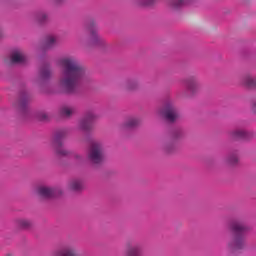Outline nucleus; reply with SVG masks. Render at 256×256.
I'll return each instance as SVG.
<instances>
[{
    "label": "nucleus",
    "instance_id": "nucleus-2",
    "mask_svg": "<svg viewBox=\"0 0 256 256\" xmlns=\"http://www.w3.org/2000/svg\"><path fill=\"white\" fill-rule=\"evenodd\" d=\"M231 230L235 235L232 249H243L245 233H247V226L243 222L234 221L231 223Z\"/></svg>",
    "mask_w": 256,
    "mask_h": 256
},
{
    "label": "nucleus",
    "instance_id": "nucleus-24",
    "mask_svg": "<svg viewBox=\"0 0 256 256\" xmlns=\"http://www.w3.org/2000/svg\"><path fill=\"white\" fill-rule=\"evenodd\" d=\"M92 39L94 41H98L99 40V36L97 35V32H92Z\"/></svg>",
    "mask_w": 256,
    "mask_h": 256
},
{
    "label": "nucleus",
    "instance_id": "nucleus-17",
    "mask_svg": "<svg viewBox=\"0 0 256 256\" xmlns=\"http://www.w3.org/2000/svg\"><path fill=\"white\" fill-rule=\"evenodd\" d=\"M55 43H57V38H55V36H48L47 42H46L47 47H53Z\"/></svg>",
    "mask_w": 256,
    "mask_h": 256
},
{
    "label": "nucleus",
    "instance_id": "nucleus-10",
    "mask_svg": "<svg viewBox=\"0 0 256 256\" xmlns=\"http://www.w3.org/2000/svg\"><path fill=\"white\" fill-rule=\"evenodd\" d=\"M191 0H170V5L175 7L176 9L179 7H183V5H189Z\"/></svg>",
    "mask_w": 256,
    "mask_h": 256
},
{
    "label": "nucleus",
    "instance_id": "nucleus-19",
    "mask_svg": "<svg viewBox=\"0 0 256 256\" xmlns=\"http://www.w3.org/2000/svg\"><path fill=\"white\" fill-rule=\"evenodd\" d=\"M186 85L190 91H193V89L195 88V85H197V82L194 79H190L187 81Z\"/></svg>",
    "mask_w": 256,
    "mask_h": 256
},
{
    "label": "nucleus",
    "instance_id": "nucleus-7",
    "mask_svg": "<svg viewBox=\"0 0 256 256\" xmlns=\"http://www.w3.org/2000/svg\"><path fill=\"white\" fill-rule=\"evenodd\" d=\"M38 194L40 197H44L45 199H51V197H55L57 195V191L53 188L40 186L38 188Z\"/></svg>",
    "mask_w": 256,
    "mask_h": 256
},
{
    "label": "nucleus",
    "instance_id": "nucleus-3",
    "mask_svg": "<svg viewBox=\"0 0 256 256\" xmlns=\"http://www.w3.org/2000/svg\"><path fill=\"white\" fill-rule=\"evenodd\" d=\"M65 135H67L65 130L57 131L54 135V147L57 155H60L61 157H65L69 153L63 148V139H65Z\"/></svg>",
    "mask_w": 256,
    "mask_h": 256
},
{
    "label": "nucleus",
    "instance_id": "nucleus-20",
    "mask_svg": "<svg viewBox=\"0 0 256 256\" xmlns=\"http://www.w3.org/2000/svg\"><path fill=\"white\" fill-rule=\"evenodd\" d=\"M156 0H142L141 1V5H143L144 7H149V5H153V3H155Z\"/></svg>",
    "mask_w": 256,
    "mask_h": 256
},
{
    "label": "nucleus",
    "instance_id": "nucleus-15",
    "mask_svg": "<svg viewBox=\"0 0 256 256\" xmlns=\"http://www.w3.org/2000/svg\"><path fill=\"white\" fill-rule=\"evenodd\" d=\"M40 75L42 79H47L51 75V70H49V68L45 66L41 69Z\"/></svg>",
    "mask_w": 256,
    "mask_h": 256
},
{
    "label": "nucleus",
    "instance_id": "nucleus-13",
    "mask_svg": "<svg viewBox=\"0 0 256 256\" xmlns=\"http://www.w3.org/2000/svg\"><path fill=\"white\" fill-rule=\"evenodd\" d=\"M73 108L69 106H63L60 110V113L63 117H71L73 115Z\"/></svg>",
    "mask_w": 256,
    "mask_h": 256
},
{
    "label": "nucleus",
    "instance_id": "nucleus-21",
    "mask_svg": "<svg viewBox=\"0 0 256 256\" xmlns=\"http://www.w3.org/2000/svg\"><path fill=\"white\" fill-rule=\"evenodd\" d=\"M47 19V14L46 13H40L38 14L37 16V20L40 22V23H43V21H45Z\"/></svg>",
    "mask_w": 256,
    "mask_h": 256
},
{
    "label": "nucleus",
    "instance_id": "nucleus-22",
    "mask_svg": "<svg viewBox=\"0 0 256 256\" xmlns=\"http://www.w3.org/2000/svg\"><path fill=\"white\" fill-rule=\"evenodd\" d=\"M38 119L40 121H47V115L45 114V112H41L38 114Z\"/></svg>",
    "mask_w": 256,
    "mask_h": 256
},
{
    "label": "nucleus",
    "instance_id": "nucleus-12",
    "mask_svg": "<svg viewBox=\"0 0 256 256\" xmlns=\"http://www.w3.org/2000/svg\"><path fill=\"white\" fill-rule=\"evenodd\" d=\"M244 85L246 87H249V89H252L256 85V79L253 78L252 76H246L244 78Z\"/></svg>",
    "mask_w": 256,
    "mask_h": 256
},
{
    "label": "nucleus",
    "instance_id": "nucleus-18",
    "mask_svg": "<svg viewBox=\"0 0 256 256\" xmlns=\"http://www.w3.org/2000/svg\"><path fill=\"white\" fill-rule=\"evenodd\" d=\"M139 125V120L137 118H131L127 122V127H137Z\"/></svg>",
    "mask_w": 256,
    "mask_h": 256
},
{
    "label": "nucleus",
    "instance_id": "nucleus-9",
    "mask_svg": "<svg viewBox=\"0 0 256 256\" xmlns=\"http://www.w3.org/2000/svg\"><path fill=\"white\" fill-rule=\"evenodd\" d=\"M127 256H140L141 255V245L129 246L126 249Z\"/></svg>",
    "mask_w": 256,
    "mask_h": 256
},
{
    "label": "nucleus",
    "instance_id": "nucleus-1",
    "mask_svg": "<svg viewBox=\"0 0 256 256\" xmlns=\"http://www.w3.org/2000/svg\"><path fill=\"white\" fill-rule=\"evenodd\" d=\"M60 65L63 69L60 84L66 93H75L83 77H85V70L71 57L62 58Z\"/></svg>",
    "mask_w": 256,
    "mask_h": 256
},
{
    "label": "nucleus",
    "instance_id": "nucleus-8",
    "mask_svg": "<svg viewBox=\"0 0 256 256\" xmlns=\"http://www.w3.org/2000/svg\"><path fill=\"white\" fill-rule=\"evenodd\" d=\"M11 61L12 63H25L27 61V58L25 57V54L19 49L14 50L11 53Z\"/></svg>",
    "mask_w": 256,
    "mask_h": 256
},
{
    "label": "nucleus",
    "instance_id": "nucleus-23",
    "mask_svg": "<svg viewBox=\"0 0 256 256\" xmlns=\"http://www.w3.org/2000/svg\"><path fill=\"white\" fill-rule=\"evenodd\" d=\"M237 161H238L237 155H233L232 157H230V163L235 164L237 163Z\"/></svg>",
    "mask_w": 256,
    "mask_h": 256
},
{
    "label": "nucleus",
    "instance_id": "nucleus-5",
    "mask_svg": "<svg viewBox=\"0 0 256 256\" xmlns=\"http://www.w3.org/2000/svg\"><path fill=\"white\" fill-rule=\"evenodd\" d=\"M162 114L167 121H170V123H173V121H175L177 117H179V114H177V110L175 109V107H173V104H171V102H168L164 106Z\"/></svg>",
    "mask_w": 256,
    "mask_h": 256
},
{
    "label": "nucleus",
    "instance_id": "nucleus-16",
    "mask_svg": "<svg viewBox=\"0 0 256 256\" xmlns=\"http://www.w3.org/2000/svg\"><path fill=\"white\" fill-rule=\"evenodd\" d=\"M18 225L22 229H27L31 226V222L29 220H19Z\"/></svg>",
    "mask_w": 256,
    "mask_h": 256
},
{
    "label": "nucleus",
    "instance_id": "nucleus-14",
    "mask_svg": "<svg viewBox=\"0 0 256 256\" xmlns=\"http://www.w3.org/2000/svg\"><path fill=\"white\" fill-rule=\"evenodd\" d=\"M70 187L73 191H81V189H83V182H81V180H74Z\"/></svg>",
    "mask_w": 256,
    "mask_h": 256
},
{
    "label": "nucleus",
    "instance_id": "nucleus-11",
    "mask_svg": "<svg viewBox=\"0 0 256 256\" xmlns=\"http://www.w3.org/2000/svg\"><path fill=\"white\" fill-rule=\"evenodd\" d=\"M248 136L249 134L245 130H236L232 133L234 139H247Z\"/></svg>",
    "mask_w": 256,
    "mask_h": 256
},
{
    "label": "nucleus",
    "instance_id": "nucleus-6",
    "mask_svg": "<svg viewBox=\"0 0 256 256\" xmlns=\"http://www.w3.org/2000/svg\"><path fill=\"white\" fill-rule=\"evenodd\" d=\"M95 113L93 111L87 112L86 116L80 121L79 127L82 131H89L93 125V119H95Z\"/></svg>",
    "mask_w": 256,
    "mask_h": 256
},
{
    "label": "nucleus",
    "instance_id": "nucleus-4",
    "mask_svg": "<svg viewBox=\"0 0 256 256\" xmlns=\"http://www.w3.org/2000/svg\"><path fill=\"white\" fill-rule=\"evenodd\" d=\"M89 159L92 163H101L103 161V152L99 142H92L89 152Z\"/></svg>",
    "mask_w": 256,
    "mask_h": 256
}]
</instances>
